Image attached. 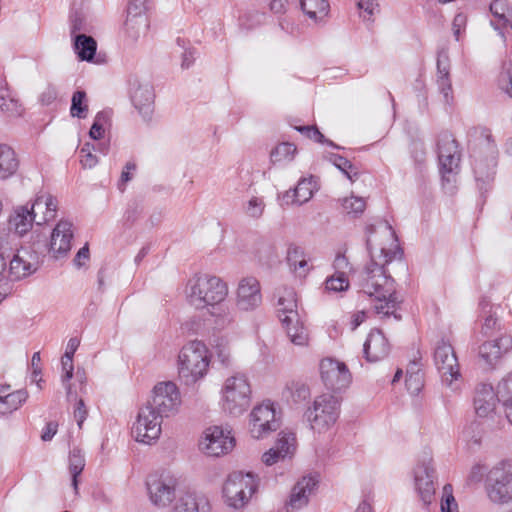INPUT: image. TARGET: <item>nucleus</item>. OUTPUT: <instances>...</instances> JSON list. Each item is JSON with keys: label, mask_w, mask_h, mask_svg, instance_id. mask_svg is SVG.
<instances>
[{"label": "nucleus", "mask_w": 512, "mask_h": 512, "mask_svg": "<svg viewBox=\"0 0 512 512\" xmlns=\"http://www.w3.org/2000/svg\"><path fill=\"white\" fill-rule=\"evenodd\" d=\"M302 11L315 22L322 20L328 14L327 0H300Z\"/></svg>", "instance_id": "36"}, {"label": "nucleus", "mask_w": 512, "mask_h": 512, "mask_svg": "<svg viewBox=\"0 0 512 512\" xmlns=\"http://www.w3.org/2000/svg\"><path fill=\"white\" fill-rule=\"evenodd\" d=\"M496 391L490 384H480L474 397L475 412L479 417L489 416L495 409Z\"/></svg>", "instance_id": "26"}, {"label": "nucleus", "mask_w": 512, "mask_h": 512, "mask_svg": "<svg viewBox=\"0 0 512 512\" xmlns=\"http://www.w3.org/2000/svg\"><path fill=\"white\" fill-rule=\"evenodd\" d=\"M415 489L424 505L428 506L434 500L435 483L437 479L433 459L425 455L413 469Z\"/></svg>", "instance_id": "11"}, {"label": "nucleus", "mask_w": 512, "mask_h": 512, "mask_svg": "<svg viewBox=\"0 0 512 512\" xmlns=\"http://www.w3.org/2000/svg\"><path fill=\"white\" fill-rule=\"evenodd\" d=\"M146 486L151 502L157 507H166L175 498L176 479L168 473L149 475Z\"/></svg>", "instance_id": "15"}, {"label": "nucleus", "mask_w": 512, "mask_h": 512, "mask_svg": "<svg viewBox=\"0 0 512 512\" xmlns=\"http://www.w3.org/2000/svg\"><path fill=\"white\" fill-rule=\"evenodd\" d=\"M349 288V280L344 272L337 271L325 281V289L328 292H342Z\"/></svg>", "instance_id": "50"}, {"label": "nucleus", "mask_w": 512, "mask_h": 512, "mask_svg": "<svg viewBox=\"0 0 512 512\" xmlns=\"http://www.w3.org/2000/svg\"><path fill=\"white\" fill-rule=\"evenodd\" d=\"M232 489L236 491H245V489L256 491L257 483L254 475L252 473L244 474L242 472L231 473L224 484L223 493H229Z\"/></svg>", "instance_id": "32"}, {"label": "nucleus", "mask_w": 512, "mask_h": 512, "mask_svg": "<svg viewBox=\"0 0 512 512\" xmlns=\"http://www.w3.org/2000/svg\"><path fill=\"white\" fill-rule=\"evenodd\" d=\"M186 292L190 304L200 309L226 300L228 287L219 277L203 274L189 280Z\"/></svg>", "instance_id": "3"}, {"label": "nucleus", "mask_w": 512, "mask_h": 512, "mask_svg": "<svg viewBox=\"0 0 512 512\" xmlns=\"http://www.w3.org/2000/svg\"><path fill=\"white\" fill-rule=\"evenodd\" d=\"M485 488L491 502H502L512 493V461L501 460L486 475Z\"/></svg>", "instance_id": "7"}, {"label": "nucleus", "mask_w": 512, "mask_h": 512, "mask_svg": "<svg viewBox=\"0 0 512 512\" xmlns=\"http://www.w3.org/2000/svg\"><path fill=\"white\" fill-rule=\"evenodd\" d=\"M357 7L367 14L368 17L363 15V18L370 20L371 16L378 12L379 5L376 0H357Z\"/></svg>", "instance_id": "61"}, {"label": "nucleus", "mask_w": 512, "mask_h": 512, "mask_svg": "<svg viewBox=\"0 0 512 512\" xmlns=\"http://www.w3.org/2000/svg\"><path fill=\"white\" fill-rule=\"evenodd\" d=\"M296 437L292 432H280L275 445L262 455V461L267 466L274 465L280 460L291 458L296 447Z\"/></svg>", "instance_id": "23"}, {"label": "nucleus", "mask_w": 512, "mask_h": 512, "mask_svg": "<svg viewBox=\"0 0 512 512\" xmlns=\"http://www.w3.org/2000/svg\"><path fill=\"white\" fill-rule=\"evenodd\" d=\"M265 206L263 198L253 196L247 201L244 212L248 217L258 219L263 215Z\"/></svg>", "instance_id": "55"}, {"label": "nucleus", "mask_w": 512, "mask_h": 512, "mask_svg": "<svg viewBox=\"0 0 512 512\" xmlns=\"http://www.w3.org/2000/svg\"><path fill=\"white\" fill-rule=\"evenodd\" d=\"M85 466L84 456L79 449H73L69 455V470L72 476V486L75 493L78 491V476L81 474Z\"/></svg>", "instance_id": "38"}, {"label": "nucleus", "mask_w": 512, "mask_h": 512, "mask_svg": "<svg viewBox=\"0 0 512 512\" xmlns=\"http://www.w3.org/2000/svg\"><path fill=\"white\" fill-rule=\"evenodd\" d=\"M162 417L175 414L181 405V396L173 382L158 383L153 389L152 399L146 403Z\"/></svg>", "instance_id": "13"}, {"label": "nucleus", "mask_w": 512, "mask_h": 512, "mask_svg": "<svg viewBox=\"0 0 512 512\" xmlns=\"http://www.w3.org/2000/svg\"><path fill=\"white\" fill-rule=\"evenodd\" d=\"M434 364L441 376L442 383L456 390L461 378L460 366L453 346L444 339L437 342L434 349Z\"/></svg>", "instance_id": "8"}, {"label": "nucleus", "mask_w": 512, "mask_h": 512, "mask_svg": "<svg viewBox=\"0 0 512 512\" xmlns=\"http://www.w3.org/2000/svg\"><path fill=\"white\" fill-rule=\"evenodd\" d=\"M496 396L503 407L512 404V372L502 378L496 387Z\"/></svg>", "instance_id": "41"}, {"label": "nucleus", "mask_w": 512, "mask_h": 512, "mask_svg": "<svg viewBox=\"0 0 512 512\" xmlns=\"http://www.w3.org/2000/svg\"><path fill=\"white\" fill-rule=\"evenodd\" d=\"M262 302L261 288L255 277L240 280L237 288L236 306L241 311L256 309Z\"/></svg>", "instance_id": "19"}, {"label": "nucleus", "mask_w": 512, "mask_h": 512, "mask_svg": "<svg viewBox=\"0 0 512 512\" xmlns=\"http://www.w3.org/2000/svg\"><path fill=\"white\" fill-rule=\"evenodd\" d=\"M254 492L255 491H249L246 489L245 491H236L235 489H232L231 492L225 493L224 496L229 506L235 509H239L248 503Z\"/></svg>", "instance_id": "51"}, {"label": "nucleus", "mask_w": 512, "mask_h": 512, "mask_svg": "<svg viewBox=\"0 0 512 512\" xmlns=\"http://www.w3.org/2000/svg\"><path fill=\"white\" fill-rule=\"evenodd\" d=\"M475 159L474 163V173L477 181H485L491 178L493 172L491 169L495 166V158L491 156L486 165L482 163V160L478 159L476 153L472 155Z\"/></svg>", "instance_id": "49"}, {"label": "nucleus", "mask_w": 512, "mask_h": 512, "mask_svg": "<svg viewBox=\"0 0 512 512\" xmlns=\"http://www.w3.org/2000/svg\"><path fill=\"white\" fill-rule=\"evenodd\" d=\"M304 257H305V253L301 247H299L295 244L289 245V247L287 249L286 259H287V263L291 269H293L294 271H297V262Z\"/></svg>", "instance_id": "58"}, {"label": "nucleus", "mask_w": 512, "mask_h": 512, "mask_svg": "<svg viewBox=\"0 0 512 512\" xmlns=\"http://www.w3.org/2000/svg\"><path fill=\"white\" fill-rule=\"evenodd\" d=\"M296 130L317 143L327 144L333 148L340 149V147L336 145L334 142H332L329 139H326L324 135L315 126H299L296 127Z\"/></svg>", "instance_id": "53"}, {"label": "nucleus", "mask_w": 512, "mask_h": 512, "mask_svg": "<svg viewBox=\"0 0 512 512\" xmlns=\"http://www.w3.org/2000/svg\"><path fill=\"white\" fill-rule=\"evenodd\" d=\"M281 425L280 413L270 401L255 406L250 413L249 431L253 438L262 439Z\"/></svg>", "instance_id": "9"}, {"label": "nucleus", "mask_w": 512, "mask_h": 512, "mask_svg": "<svg viewBox=\"0 0 512 512\" xmlns=\"http://www.w3.org/2000/svg\"><path fill=\"white\" fill-rule=\"evenodd\" d=\"M72 238V223L66 220L59 221L51 234L49 253L55 259L66 257L71 249Z\"/></svg>", "instance_id": "21"}, {"label": "nucleus", "mask_w": 512, "mask_h": 512, "mask_svg": "<svg viewBox=\"0 0 512 512\" xmlns=\"http://www.w3.org/2000/svg\"><path fill=\"white\" fill-rule=\"evenodd\" d=\"M490 12L492 15L490 23L500 36L505 37L512 32V11L506 0H493L490 4Z\"/></svg>", "instance_id": "25"}, {"label": "nucleus", "mask_w": 512, "mask_h": 512, "mask_svg": "<svg viewBox=\"0 0 512 512\" xmlns=\"http://www.w3.org/2000/svg\"><path fill=\"white\" fill-rule=\"evenodd\" d=\"M148 2L149 0H129L128 2L125 28L134 39L138 38L140 32L148 27V20L145 16Z\"/></svg>", "instance_id": "20"}, {"label": "nucleus", "mask_w": 512, "mask_h": 512, "mask_svg": "<svg viewBox=\"0 0 512 512\" xmlns=\"http://www.w3.org/2000/svg\"><path fill=\"white\" fill-rule=\"evenodd\" d=\"M486 467L482 464H475L472 466L470 473L468 475V480L472 483L480 482L484 475H487Z\"/></svg>", "instance_id": "64"}, {"label": "nucleus", "mask_w": 512, "mask_h": 512, "mask_svg": "<svg viewBox=\"0 0 512 512\" xmlns=\"http://www.w3.org/2000/svg\"><path fill=\"white\" fill-rule=\"evenodd\" d=\"M290 341L298 346H306L309 341L307 328L298 315L297 321L282 322Z\"/></svg>", "instance_id": "35"}, {"label": "nucleus", "mask_w": 512, "mask_h": 512, "mask_svg": "<svg viewBox=\"0 0 512 512\" xmlns=\"http://www.w3.org/2000/svg\"><path fill=\"white\" fill-rule=\"evenodd\" d=\"M222 408L233 416L244 413L251 403V385L244 373L228 377L222 386Z\"/></svg>", "instance_id": "5"}, {"label": "nucleus", "mask_w": 512, "mask_h": 512, "mask_svg": "<svg viewBox=\"0 0 512 512\" xmlns=\"http://www.w3.org/2000/svg\"><path fill=\"white\" fill-rule=\"evenodd\" d=\"M0 109L8 116H18L21 114V105L18 100L13 98L7 89L0 88Z\"/></svg>", "instance_id": "44"}, {"label": "nucleus", "mask_w": 512, "mask_h": 512, "mask_svg": "<svg viewBox=\"0 0 512 512\" xmlns=\"http://www.w3.org/2000/svg\"><path fill=\"white\" fill-rule=\"evenodd\" d=\"M74 50L81 61H92L96 50L97 43L93 37L84 33L74 36Z\"/></svg>", "instance_id": "33"}, {"label": "nucleus", "mask_w": 512, "mask_h": 512, "mask_svg": "<svg viewBox=\"0 0 512 512\" xmlns=\"http://www.w3.org/2000/svg\"><path fill=\"white\" fill-rule=\"evenodd\" d=\"M27 398L28 392L24 389L9 392V386L0 385V415L16 411Z\"/></svg>", "instance_id": "27"}, {"label": "nucleus", "mask_w": 512, "mask_h": 512, "mask_svg": "<svg viewBox=\"0 0 512 512\" xmlns=\"http://www.w3.org/2000/svg\"><path fill=\"white\" fill-rule=\"evenodd\" d=\"M144 202L141 199L131 200L123 215V223L126 227H132L144 213Z\"/></svg>", "instance_id": "39"}, {"label": "nucleus", "mask_w": 512, "mask_h": 512, "mask_svg": "<svg viewBox=\"0 0 512 512\" xmlns=\"http://www.w3.org/2000/svg\"><path fill=\"white\" fill-rule=\"evenodd\" d=\"M10 236L0 239V283H6L7 259L10 258L9 250L12 251L9 243Z\"/></svg>", "instance_id": "56"}, {"label": "nucleus", "mask_w": 512, "mask_h": 512, "mask_svg": "<svg viewBox=\"0 0 512 512\" xmlns=\"http://www.w3.org/2000/svg\"><path fill=\"white\" fill-rule=\"evenodd\" d=\"M19 168V159L14 149L0 144V180L12 177Z\"/></svg>", "instance_id": "30"}, {"label": "nucleus", "mask_w": 512, "mask_h": 512, "mask_svg": "<svg viewBox=\"0 0 512 512\" xmlns=\"http://www.w3.org/2000/svg\"><path fill=\"white\" fill-rule=\"evenodd\" d=\"M315 187L316 183L312 177L302 178L298 181L295 187L298 205H302L312 198Z\"/></svg>", "instance_id": "46"}, {"label": "nucleus", "mask_w": 512, "mask_h": 512, "mask_svg": "<svg viewBox=\"0 0 512 512\" xmlns=\"http://www.w3.org/2000/svg\"><path fill=\"white\" fill-rule=\"evenodd\" d=\"M500 356L501 348L496 340L484 342L479 347V357L489 367L493 366Z\"/></svg>", "instance_id": "37"}, {"label": "nucleus", "mask_w": 512, "mask_h": 512, "mask_svg": "<svg viewBox=\"0 0 512 512\" xmlns=\"http://www.w3.org/2000/svg\"><path fill=\"white\" fill-rule=\"evenodd\" d=\"M57 208V199L46 192L38 193L31 204L15 206L8 219L9 230L13 232L9 235V243L15 236L22 237L29 232L34 222L40 226L53 220L56 217Z\"/></svg>", "instance_id": "2"}, {"label": "nucleus", "mask_w": 512, "mask_h": 512, "mask_svg": "<svg viewBox=\"0 0 512 512\" xmlns=\"http://www.w3.org/2000/svg\"><path fill=\"white\" fill-rule=\"evenodd\" d=\"M405 385L411 394L416 395L421 391L423 387V376L416 363H413L412 366L407 369Z\"/></svg>", "instance_id": "42"}, {"label": "nucleus", "mask_w": 512, "mask_h": 512, "mask_svg": "<svg viewBox=\"0 0 512 512\" xmlns=\"http://www.w3.org/2000/svg\"><path fill=\"white\" fill-rule=\"evenodd\" d=\"M285 390L295 403L303 402L310 397L309 387L299 381H291L287 384Z\"/></svg>", "instance_id": "48"}, {"label": "nucleus", "mask_w": 512, "mask_h": 512, "mask_svg": "<svg viewBox=\"0 0 512 512\" xmlns=\"http://www.w3.org/2000/svg\"><path fill=\"white\" fill-rule=\"evenodd\" d=\"M437 146L440 173L443 182L449 184L454 181V176L459 170L460 153L458 144L451 133L442 132L439 135Z\"/></svg>", "instance_id": "10"}, {"label": "nucleus", "mask_w": 512, "mask_h": 512, "mask_svg": "<svg viewBox=\"0 0 512 512\" xmlns=\"http://www.w3.org/2000/svg\"><path fill=\"white\" fill-rule=\"evenodd\" d=\"M216 361L223 367H229L232 364L230 349L226 345L219 344L216 346Z\"/></svg>", "instance_id": "60"}, {"label": "nucleus", "mask_w": 512, "mask_h": 512, "mask_svg": "<svg viewBox=\"0 0 512 512\" xmlns=\"http://www.w3.org/2000/svg\"><path fill=\"white\" fill-rule=\"evenodd\" d=\"M70 114L72 117H77L79 119H85L87 117L88 105L85 91L77 90L73 93Z\"/></svg>", "instance_id": "40"}, {"label": "nucleus", "mask_w": 512, "mask_h": 512, "mask_svg": "<svg viewBox=\"0 0 512 512\" xmlns=\"http://www.w3.org/2000/svg\"><path fill=\"white\" fill-rule=\"evenodd\" d=\"M440 509L441 512H459L458 504L453 495V488L450 484L443 487Z\"/></svg>", "instance_id": "54"}, {"label": "nucleus", "mask_w": 512, "mask_h": 512, "mask_svg": "<svg viewBox=\"0 0 512 512\" xmlns=\"http://www.w3.org/2000/svg\"><path fill=\"white\" fill-rule=\"evenodd\" d=\"M487 315L484 318V324H483V332L485 334H491L496 327L498 326V317L495 310H493V307H490L489 311L486 312Z\"/></svg>", "instance_id": "62"}, {"label": "nucleus", "mask_w": 512, "mask_h": 512, "mask_svg": "<svg viewBox=\"0 0 512 512\" xmlns=\"http://www.w3.org/2000/svg\"><path fill=\"white\" fill-rule=\"evenodd\" d=\"M235 446V439L229 430L213 426L207 428L199 441V449L206 455L219 457L227 454Z\"/></svg>", "instance_id": "14"}, {"label": "nucleus", "mask_w": 512, "mask_h": 512, "mask_svg": "<svg viewBox=\"0 0 512 512\" xmlns=\"http://www.w3.org/2000/svg\"><path fill=\"white\" fill-rule=\"evenodd\" d=\"M329 161L351 181H354L357 178L358 172L347 158L339 154L332 153L329 156Z\"/></svg>", "instance_id": "47"}, {"label": "nucleus", "mask_w": 512, "mask_h": 512, "mask_svg": "<svg viewBox=\"0 0 512 512\" xmlns=\"http://www.w3.org/2000/svg\"><path fill=\"white\" fill-rule=\"evenodd\" d=\"M105 120L106 116L104 112H98L89 131V136L92 139L98 140L102 138V135L104 133L103 124Z\"/></svg>", "instance_id": "59"}, {"label": "nucleus", "mask_w": 512, "mask_h": 512, "mask_svg": "<svg viewBox=\"0 0 512 512\" xmlns=\"http://www.w3.org/2000/svg\"><path fill=\"white\" fill-rule=\"evenodd\" d=\"M320 374L324 385L332 391H341L351 382V374L346 364L332 358L320 362Z\"/></svg>", "instance_id": "17"}, {"label": "nucleus", "mask_w": 512, "mask_h": 512, "mask_svg": "<svg viewBox=\"0 0 512 512\" xmlns=\"http://www.w3.org/2000/svg\"><path fill=\"white\" fill-rule=\"evenodd\" d=\"M277 313L281 322H293L298 319L296 293L293 289H284L277 301Z\"/></svg>", "instance_id": "28"}, {"label": "nucleus", "mask_w": 512, "mask_h": 512, "mask_svg": "<svg viewBox=\"0 0 512 512\" xmlns=\"http://www.w3.org/2000/svg\"><path fill=\"white\" fill-rule=\"evenodd\" d=\"M210 359L206 345L193 340L188 342L179 354V377L186 385H193L202 379L209 367Z\"/></svg>", "instance_id": "4"}, {"label": "nucleus", "mask_w": 512, "mask_h": 512, "mask_svg": "<svg viewBox=\"0 0 512 512\" xmlns=\"http://www.w3.org/2000/svg\"><path fill=\"white\" fill-rule=\"evenodd\" d=\"M317 476H304L292 488L289 500L286 503L287 512H295L307 505L309 496L318 485Z\"/></svg>", "instance_id": "22"}, {"label": "nucleus", "mask_w": 512, "mask_h": 512, "mask_svg": "<svg viewBox=\"0 0 512 512\" xmlns=\"http://www.w3.org/2000/svg\"><path fill=\"white\" fill-rule=\"evenodd\" d=\"M174 512H210V506L205 496L186 493L178 500Z\"/></svg>", "instance_id": "29"}, {"label": "nucleus", "mask_w": 512, "mask_h": 512, "mask_svg": "<svg viewBox=\"0 0 512 512\" xmlns=\"http://www.w3.org/2000/svg\"><path fill=\"white\" fill-rule=\"evenodd\" d=\"M130 98L144 120H149L154 111V90L150 83L138 79L130 81Z\"/></svg>", "instance_id": "18"}, {"label": "nucleus", "mask_w": 512, "mask_h": 512, "mask_svg": "<svg viewBox=\"0 0 512 512\" xmlns=\"http://www.w3.org/2000/svg\"><path fill=\"white\" fill-rule=\"evenodd\" d=\"M342 207L347 214L358 216L364 212L366 202L362 197L351 196L342 200Z\"/></svg>", "instance_id": "52"}, {"label": "nucleus", "mask_w": 512, "mask_h": 512, "mask_svg": "<svg viewBox=\"0 0 512 512\" xmlns=\"http://www.w3.org/2000/svg\"><path fill=\"white\" fill-rule=\"evenodd\" d=\"M61 366H62V372H63L62 376H61V381L66 390L67 400L71 401L74 396V394L72 392V386L70 383V380L73 377V370H74L73 358L68 357V355H63L61 358Z\"/></svg>", "instance_id": "43"}, {"label": "nucleus", "mask_w": 512, "mask_h": 512, "mask_svg": "<svg viewBox=\"0 0 512 512\" xmlns=\"http://www.w3.org/2000/svg\"><path fill=\"white\" fill-rule=\"evenodd\" d=\"M10 258L7 259L6 283L22 280L37 270L36 256L26 249L9 250Z\"/></svg>", "instance_id": "16"}, {"label": "nucleus", "mask_w": 512, "mask_h": 512, "mask_svg": "<svg viewBox=\"0 0 512 512\" xmlns=\"http://www.w3.org/2000/svg\"><path fill=\"white\" fill-rule=\"evenodd\" d=\"M437 84L446 101H448L452 87L449 79L448 57L444 53H440L437 58Z\"/></svg>", "instance_id": "34"}, {"label": "nucleus", "mask_w": 512, "mask_h": 512, "mask_svg": "<svg viewBox=\"0 0 512 512\" xmlns=\"http://www.w3.org/2000/svg\"><path fill=\"white\" fill-rule=\"evenodd\" d=\"M163 418L147 404L141 407L132 427L135 440L144 444H151L156 441L161 434Z\"/></svg>", "instance_id": "12"}, {"label": "nucleus", "mask_w": 512, "mask_h": 512, "mask_svg": "<svg viewBox=\"0 0 512 512\" xmlns=\"http://www.w3.org/2000/svg\"><path fill=\"white\" fill-rule=\"evenodd\" d=\"M297 148L294 144L284 142L276 146L271 152V160L273 163L292 161Z\"/></svg>", "instance_id": "45"}, {"label": "nucleus", "mask_w": 512, "mask_h": 512, "mask_svg": "<svg viewBox=\"0 0 512 512\" xmlns=\"http://www.w3.org/2000/svg\"><path fill=\"white\" fill-rule=\"evenodd\" d=\"M89 30V23L82 12L76 11L70 16V31L72 35H77V32H88Z\"/></svg>", "instance_id": "57"}, {"label": "nucleus", "mask_w": 512, "mask_h": 512, "mask_svg": "<svg viewBox=\"0 0 512 512\" xmlns=\"http://www.w3.org/2000/svg\"><path fill=\"white\" fill-rule=\"evenodd\" d=\"M367 234L366 246L371 261L361 273V291L369 297H374V309L377 314L386 317L393 315L399 320L401 317L396 314L398 303L394 296V280L387 275L385 269L387 264L402 255L397 245V236L386 221L376 226H368Z\"/></svg>", "instance_id": "1"}, {"label": "nucleus", "mask_w": 512, "mask_h": 512, "mask_svg": "<svg viewBox=\"0 0 512 512\" xmlns=\"http://www.w3.org/2000/svg\"><path fill=\"white\" fill-rule=\"evenodd\" d=\"M365 358L369 362H377L388 356L390 346L384 334L374 329L369 334L363 345Z\"/></svg>", "instance_id": "24"}, {"label": "nucleus", "mask_w": 512, "mask_h": 512, "mask_svg": "<svg viewBox=\"0 0 512 512\" xmlns=\"http://www.w3.org/2000/svg\"><path fill=\"white\" fill-rule=\"evenodd\" d=\"M340 414V400L332 394H322L315 398L312 407L305 411V418L311 429L318 433L329 430Z\"/></svg>", "instance_id": "6"}, {"label": "nucleus", "mask_w": 512, "mask_h": 512, "mask_svg": "<svg viewBox=\"0 0 512 512\" xmlns=\"http://www.w3.org/2000/svg\"><path fill=\"white\" fill-rule=\"evenodd\" d=\"M208 311L213 317L214 327L218 330L228 328L234 323L233 309L226 300L208 307Z\"/></svg>", "instance_id": "31"}, {"label": "nucleus", "mask_w": 512, "mask_h": 512, "mask_svg": "<svg viewBox=\"0 0 512 512\" xmlns=\"http://www.w3.org/2000/svg\"><path fill=\"white\" fill-rule=\"evenodd\" d=\"M87 415H88V411L86 409L83 399L77 400L76 406L74 408V418H75L77 425L80 429L82 428V425H83Z\"/></svg>", "instance_id": "63"}]
</instances>
